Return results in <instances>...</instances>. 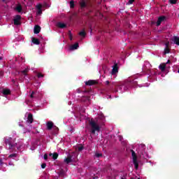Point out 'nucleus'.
I'll return each mask as SVG.
<instances>
[{"label":"nucleus","instance_id":"obj_24","mask_svg":"<svg viewBox=\"0 0 179 179\" xmlns=\"http://www.w3.org/2000/svg\"><path fill=\"white\" fill-rule=\"evenodd\" d=\"M75 6V3L73 2V1H70V8H74Z\"/></svg>","mask_w":179,"mask_h":179},{"label":"nucleus","instance_id":"obj_11","mask_svg":"<svg viewBox=\"0 0 179 179\" xmlns=\"http://www.w3.org/2000/svg\"><path fill=\"white\" fill-rule=\"evenodd\" d=\"M57 26L59 27V29H65V27H66V24L64 22H57Z\"/></svg>","mask_w":179,"mask_h":179},{"label":"nucleus","instance_id":"obj_19","mask_svg":"<svg viewBox=\"0 0 179 179\" xmlns=\"http://www.w3.org/2000/svg\"><path fill=\"white\" fill-rule=\"evenodd\" d=\"M64 162L67 164H69V163H71V162H72V158H71V157L66 158V159H64Z\"/></svg>","mask_w":179,"mask_h":179},{"label":"nucleus","instance_id":"obj_41","mask_svg":"<svg viewBox=\"0 0 179 179\" xmlns=\"http://www.w3.org/2000/svg\"><path fill=\"white\" fill-rule=\"evenodd\" d=\"M121 139H122V138H121V137H120V141H121Z\"/></svg>","mask_w":179,"mask_h":179},{"label":"nucleus","instance_id":"obj_14","mask_svg":"<svg viewBox=\"0 0 179 179\" xmlns=\"http://www.w3.org/2000/svg\"><path fill=\"white\" fill-rule=\"evenodd\" d=\"M117 72H118V67L117 66V65H115L112 69V75H115V73H117Z\"/></svg>","mask_w":179,"mask_h":179},{"label":"nucleus","instance_id":"obj_44","mask_svg":"<svg viewBox=\"0 0 179 179\" xmlns=\"http://www.w3.org/2000/svg\"><path fill=\"white\" fill-rule=\"evenodd\" d=\"M0 59H2V57H0Z\"/></svg>","mask_w":179,"mask_h":179},{"label":"nucleus","instance_id":"obj_37","mask_svg":"<svg viewBox=\"0 0 179 179\" xmlns=\"http://www.w3.org/2000/svg\"><path fill=\"white\" fill-rule=\"evenodd\" d=\"M110 83L108 81H106V85H108Z\"/></svg>","mask_w":179,"mask_h":179},{"label":"nucleus","instance_id":"obj_38","mask_svg":"<svg viewBox=\"0 0 179 179\" xmlns=\"http://www.w3.org/2000/svg\"><path fill=\"white\" fill-rule=\"evenodd\" d=\"M33 93H34V92H32V94H31V98H33Z\"/></svg>","mask_w":179,"mask_h":179},{"label":"nucleus","instance_id":"obj_28","mask_svg":"<svg viewBox=\"0 0 179 179\" xmlns=\"http://www.w3.org/2000/svg\"><path fill=\"white\" fill-rule=\"evenodd\" d=\"M36 9H38V10H41V4H38V5L36 6Z\"/></svg>","mask_w":179,"mask_h":179},{"label":"nucleus","instance_id":"obj_35","mask_svg":"<svg viewBox=\"0 0 179 179\" xmlns=\"http://www.w3.org/2000/svg\"><path fill=\"white\" fill-rule=\"evenodd\" d=\"M26 72H27V69L22 71V73H26Z\"/></svg>","mask_w":179,"mask_h":179},{"label":"nucleus","instance_id":"obj_10","mask_svg":"<svg viewBox=\"0 0 179 179\" xmlns=\"http://www.w3.org/2000/svg\"><path fill=\"white\" fill-rule=\"evenodd\" d=\"M169 44H170V43H169V42L165 44L166 48H165L164 52V55L169 54L170 52V49H169Z\"/></svg>","mask_w":179,"mask_h":179},{"label":"nucleus","instance_id":"obj_45","mask_svg":"<svg viewBox=\"0 0 179 179\" xmlns=\"http://www.w3.org/2000/svg\"><path fill=\"white\" fill-rule=\"evenodd\" d=\"M122 179H124V178H122Z\"/></svg>","mask_w":179,"mask_h":179},{"label":"nucleus","instance_id":"obj_8","mask_svg":"<svg viewBox=\"0 0 179 179\" xmlns=\"http://www.w3.org/2000/svg\"><path fill=\"white\" fill-rule=\"evenodd\" d=\"M79 48V43H76L74 45L70 46V50L73 51V50H78Z\"/></svg>","mask_w":179,"mask_h":179},{"label":"nucleus","instance_id":"obj_21","mask_svg":"<svg viewBox=\"0 0 179 179\" xmlns=\"http://www.w3.org/2000/svg\"><path fill=\"white\" fill-rule=\"evenodd\" d=\"M79 36H81V37H85L86 36V33L85 31H82L79 33Z\"/></svg>","mask_w":179,"mask_h":179},{"label":"nucleus","instance_id":"obj_26","mask_svg":"<svg viewBox=\"0 0 179 179\" xmlns=\"http://www.w3.org/2000/svg\"><path fill=\"white\" fill-rule=\"evenodd\" d=\"M41 13H43V12L41 11V10H38L36 15L37 16H40V15H41Z\"/></svg>","mask_w":179,"mask_h":179},{"label":"nucleus","instance_id":"obj_3","mask_svg":"<svg viewBox=\"0 0 179 179\" xmlns=\"http://www.w3.org/2000/svg\"><path fill=\"white\" fill-rule=\"evenodd\" d=\"M6 145L8 149H12L13 148V145H12V138H8L6 140Z\"/></svg>","mask_w":179,"mask_h":179},{"label":"nucleus","instance_id":"obj_30","mask_svg":"<svg viewBox=\"0 0 179 179\" xmlns=\"http://www.w3.org/2000/svg\"><path fill=\"white\" fill-rule=\"evenodd\" d=\"M47 166V164H41V168L42 169H44L45 167H46Z\"/></svg>","mask_w":179,"mask_h":179},{"label":"nucleus","instance_id":"obj_43","mask_svg":"<svg viewBox=\"0 0 179 179\" xmlns=\"http://www.w3.org/2000/svg\"><path fill=\"white\" fill-rule=\"evenodd\" d=\"M70 40H72V37L70 38Z\"/></svg>","mask_w":179,"mask_h":179},{"label":"nucleus","instance_id":"obj_42","mask_svg":"<svg viewBox=\"0 0 179 179\" xmlns=\"http://www.w3.org/2000/svg\"><path fill=\"white\" fill-rule=\"evenodd\" d=\"M9 165H10V166H11V165H12V164L9 163Z\"/></svg>","mask_w":179,"mask_h":179},{"label":"nucleus","instance_id":"obj_13","mask_svg":"<svg viewBox=\"0 0 179 179\" xmlns=\"http://www.w3.org/2000/svg\"><path fill=\"white\" fill-rule=\"evenodd\" d=\"M27 122H29V124L33 122V115L31 113H29L28 115Z\"/></svg>","mask_w":179,"mask_h":179},{"label":"nucleus","instance_id":"obj_22","mask_svg":"<svg viewBox=\"0 0 179 179\" xmlns=\"http://www.w3.org/2000/svg\"><path fill=\"white\" fill-rule=\"evenodd\" d=\"M80 6L82 8H85V6H86V2H85V1H81L80 2Z\"/></svg>","mask_w":179,"mask_h":179},{"label":"nucleus","instance_id":"obj_39","mask_svg":"<svg viewBox=\"0 0 179 179\" xmlns=\"http://www.w3.org/2000/svg\"><path fill=\"white\" fill-rule=\"evenodd\" d=\"M141 148H143V145H141Z\"/></svg>","mask_w":179,"mask_h":179},{"label":"nucleus","instance_id":"obj_40","mask_svg":"<svg viewBox=\"0 0 179 179\" xmlns=\"http://www.w3.org/2000/svg\"><path fill=\"white\" fill-rule=\"evenodd\" d=\"M178 73H179V69H178Z\"/></svg>","mask_w":179,"mask_h":179},{"label":"nucleus","instance_id":"obj_15","mask_svg":"<svg viewBox=\"0 0 179 179\" xmlns=\"http://www.w3.org/2000/svg\"><path fill=\"white\" fill-rule=\"evenodd\" d=\"M2 93L4 96H8V94H10V90L4 89L3 90Z\"/></svg>","mask_w":179,"mask_h":179},{"label":"nucleus","instance_id":"obj_16","mask_svg":"<svg viewBox=\"0 0 179 179\" xmlns=\"http://www.w3.org/2000/svg\"><path fill=\"white\" fill-rule=\"evenodd\" d=\"M46 125L48 129L51 130L52 129V127H54V123L52 122H48Z\"/></svg>","mask_w":179,"mask_h":179},{"label":"nucleus","instance_id":"obj_25","mask_svg":"<svg viewBox=\"0 0 179 179\" xmlns=\"http://www.w3.org/2000/svg\"><path fill=\"white\" fill-rule=\"evenodd\" d=\"M135 0H129V2L127 3V5H132L134 3Z\"/></svg>","mask_w":179,"mask_h":179},{"label":"nucleus","instance_id":"obj_2","mask_svg":"<svg viewBox=\"0 0 179 179\" xmlns=\"http://www.w3.org/2000/svg\"><path fill=\"white\" fill-rule=\"evenodd\" d=\"M90 125L92 128V132L93 134H96V131L99 132V131H100V127L96 124V122H94V121H91Z\"/></svg>","mask_w":179,"mask_h":179},{"label":"nucleus","instance_id":"obj_17","mask_svg":"<svg viewBox=\"0 0 179 179\" xmlns=\"http://www.w3.org/2000/svg\"><path fill=\"white\" fill-rule=\"evenodd\" d=\"M32 43L36 45H38V44H40V41L36 38H32Z\"/></svg>","mask_w":179,"mask_h":179},{"label":"nucleus","instance_id":"obj_32","mask_svg":"<svg viewBox=\"0 0 179 179\" xmlns=\"http://www.w3.org/2000/svg\"><path fill=\"white\" fill-rule=\"evenodd\" d=\"M101 156H102L101 154H96V157H100Z\"/></svg>","mask_w":179,"mask_h":179},{"label":"nucleus","instance_id":"obj_20","mask_svg":"<svg viewBox=\"0 0 179 179\" xmlns=\"http://www.w3.org/2000/svg\"><path fill=\"white\" fill-rule=\"evenodd\" d=\"M15 10H17V12H18V13H20V12H22V6H17L15 8Z\"/></svg>","mask_w":179,"mask_h":179},{"label":"nucleus","instance_id":"obj_29","mask_svg":"<svg viewBox=\"0 0 179 179\" xmlns=\"http://www.w3.org/2000/svg\"><path fill=\"white\" fill-rule=\"evenodd\" d=\"M8 157H16V154L10 155Z\"/></svg>","mask_w":179,"mask_h":179},{"label":"nucleus","instance_id":"obj_5","mask_svg":"<svg viewBox=\"0 0 179 179\" xmlns=\"http://www.w3.org/2000/svg\"><path fill=\"white\" fill-rule=\"evenodd\" d=\"M41 31V27H40V26L38 25H36L34 28V33L35 34H38V33H40V31Z\"/></svg>","mask_w":179,"mask_h":179},{"label":"nucleus","instance_id":"obj_23","mask_svg":"<svg viewBox=\"0 0 179 179\" xmlns=\"http://www.w3.org/2000/svg\"><path fill=\"white\" fill-rule=\"evenodd\" d=\"M178 0H169V3H171L172 5H174L176 3H177V1Z\"/></svg>","mask_w":179,"mask_h":179},{"label":"nucleus","instance_id":"obj_6","mask_svg":"<svg viewBox=\"0 0 179 179\" xmlns=\"http://www.w3.org/2000/svg\"><path fill=\"white\" fill-rule=\"evenodd\" d=\"M166 19V17L162 16L158 18V20L157 21V26H160L163 20Z\"/></svg>","mask_w":179,"mask_h":179},{"label":"nucleus","instance_id":"obj_27","mask_svg":"<svg viewBox=\"0 0 179 179\" xmlns=\"http://www.w3.org/2000/svg\"><path fill=\"white\" fill-rule=\"evenodd\" d=\"M43 159H44V160H47L48 159V155L45 154L43 156Z\"/></svg>","mask_w":179,"mask_h":179},{"label":"nucleus","instance_id":"obj_12","mask_svg":"<svg viewBox=\"0 0 179 179\" xmlns=\"http://www.w3.org/2000/svg\"><path fill=\"white\" fill-rule=\"evenodd\" d=\"M159 69L162 71V72H164L166 71V64L162 63L159 66Z\"/></svg>","mask_w":179,"mask_h":179},{"label":"nucleus","instance_id":"obj_36","mask_svg":"<svg viewBox=\"0 0 179 179\" xmlns=\"http://www.w3.org/2000/svg\"><path fill=\"white\" fill-rule=\"evenodd\" d=\"M166 65H167V64H170V60H168L166 63H165Z\"/></svg>","mask_w":179,"mask_h":179},{"label":"nucleus","instance_id":"obj_33","mask_svg":"<svg viewBox=\"0 0 179 179\" xmlns=\"http://www.w3.org/2000/svg\"><path fill=\"white\" fill-rule=\"evenodd\" d=\"M38 78H43V75H41V74H38Z\"/></svg>","mask_w":179,"mask_h":179},{"label":"nucleus","instance_id":"obj_9","mask_svg":"<svg viewBox=\"0 0 179 179\" xmlns=\"http://www.w3.org/2000/svg\"><path fill=\"white\" fill-rule=\"evenodd\" d=\"M87 86H92V85H96V80H90L85 83Z\"/></svg>","mask_w":179,"mask_h":179},{"label":"nucleus","instance_id":"obj_1","mask_svg":"<svg viewBox=\"0 0 179 179\" xmlns=\"http://www.w3.org/2000/svg\"><path fill=\"white\" fill-rule=\"evenodd\" d=\"M131 156H132L134 167L136 170H138V168L139 167V164L138 163V159L136 157V154L135 153V151L131 150Z\"/></svg>","mask_w":179,"mask_h":179},{"label":"nucleus","instance_id":"obj_7","mask_svg":"<svg viewBox=\"0 0 179 179\" xmlns=\"http://www.w3.org/2000/svg\"><path fill=\"white\" fill-rule=\"evenodd\" d=\"M172 41L173 44H176V45H179V37L178 36H173L172 38Z\"/></svg>","mask_w":179,"mask_h":179},{"label":"nucleus","instance_id":"obj_31","mask_svg":"<svg viewBox=\"0 0 179 179\" xmlns=\"http://www.w3.org/2000/svg\"><path fill=\"white\" fill-rule=\"evenodd\" d=\"M78 150L80 152L82 150H83V147H79L78 148Z\"/></svg>","mask_w":179,"mask_h":179},{"label":"nucleus","instance_id":"obj_4","mask_svg":"<svg viewBox=\"0 0 179 179\" xmlns=\"http://www.w3.org/2000/svg\"><path fill=\"white\" fill-rule=\"evenodd\" d=\"M20 19H21L20 15H16L14 18V24L17 26L20 24Z\"/></svg>","mask_w":179,"mask_h":179},{"label":"nucleus","instance_id":"obj_34","mask_svg":"<svg viewBox=\"0 0 179 179\" xmlns=\"http://www.w3.org/2000/svg\"><path fill=\"white\" fill-rule=\"evenodd\" d=\"M3 164V162H2V159H0V166H2Z\"/></svg>","mask_w":179,"mask_h":179},{"label":"nucleus","instance_id":"obj_18","mask_svg":"<svg viewBox=\"0 0 179 179\" xmlns=\"http://www.w3.org/2000/svg\"><path fill=\"white\" fill-rule=\"evenodd\" d=\"M49 156H52L53 160H57V159L58 158V154L57 153L49 154Z\"/></svg>","mask_w":179,"mask_h":179}]
</instances>
